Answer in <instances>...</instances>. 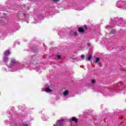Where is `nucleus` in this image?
<instances>
[{
	"label": "nucleus",
	"instance_id": "obj_1",
	"mask_svg": "<svg viewBox=\"0 0 126 126\" xmlns=\"http://www.w3.org/2000/svg\"><path fill=\"white\" fill-rule=\"evenodd\" d=\"M8 22L7 20L5 18L2 17H0V25H1V26H5Z\"/></svg>",
	"mask_w": 126,
	"mask_h": 126
},
{
	"label": "nucleus",
	"instance_id": "obj_2",
	"mask_svg": "<svg viewBox=\"0 0 126 126\" xmlns=\"http://www.w3.org/2000/svg\"><path fill=\"white\" fill-rule=\"evenodd\" d=\"M78 31L79 32V33H84V29L82 27H79L78 29Z\"/></svg>",
	"mask_w": 126,
	"mask_h": 126
},
{
	"label": "nucleus",
	"instance_id": "obj_3",
	"mask_svg": "<svg viewBox=\"0 0 126 126\" xmlns=\"http://www.w3.org/2000/svg\"><path fill=\"white\" fill-rule=\"evenodd\" d=\"M71 121L72 122H74V123H75L76 124H77V123H78V120H77V119H76V118L75 117H72L71 118Z\"/></svg>",
	"mask_w": 126,
	"mask_h": 126
},
{
	"label": "nucleus",
	"instance_id": "obj_4",
	"mask_svg": "<svg viewBox=\"0 0 126 126\" xmlns=\"http://www.w3.org/2000/svg\"><path fill=\"white\" fill-rule=\"evenodd\" d=\"M68 90H66L64 92H63V95H64V96H67V95H68Z\"/></svg>",
	"mask_w": 126,
	"mask_h": 126
},
{
	"label": "nucleus",
	"instance_id": "obj_5",
	"mask_svg": "<svg viewBox=\"0 0 126 126\" xmlns=\"http://www.w3.org/2000/svg\"><path fill=\"white\" fill-rule=\"evenodd\" d=\"M10 63H13V64H16L17 63L16 60L15 59H11Z\"/></svg>",
	"mask_w": 126,
	"mask_h": 126
},
{
	"label": "nucleus",
	"instance_id": "obj_6",
	"mask_svg": "<svg viewBox=\"0 0 126 126\" xmlns=\"http://www.w3.org/2000/svg\"><path fill=\"white\" fill-rule=\"evenodd\" d=\"M10 55V51L9 50L6 51L5 53V56L8 57V56H9Z\"/></svg>",
	"mask_w": 126,
	"mask_h": 126
},
{
	"label": "nucleus",
	"instance_id": "obj_7",
	"mask_svg": "<svg viewBox=\"0 0 126 126\" xmlns=\"http://www.w3.org/2000/svg\"><path fill=\"white\" fill-rule=\"evenodd\" d=\"M45 92H52L53 90L50 89L49 88H46L45 89Z\"/></svg>",
	"mask_w": 126,
	"mask_h": 126
},
{
	"label": "nucleus",
	"instance_id": "obj_8",
	"mask_svg": "<svg viewBox=\"0 0 126 126\" xmlns=\"http://www.w3.org/2000/svg\"><path fill=\"white\" fill-rule=\"evenodd\" d=\"M64 121L63 120H61L58 122V126H62V123H63Z\"/></svg>",
	"mask_w": 126,
	"mask_h": 126
},
{
	"label": "nucleus",
	"instance_id": "obj_9",
	"mask_svg": "<svg viewBox=\"0 0 126 126\" xmlns=\"http://www.w3.org/2000/svg\"><path fill=\"white\" fill-rule=\"evenodd\" d=\"M116 33V31L115 30H112L110 31V32L109 33V35H111V34H115Z\"/></svg>",
	"mask_w": 126,
	"mask_h": 126
},
{
	"label": "nucleus",
	"instance_id": "obj_10",
	"mask_svg": "<svg viewBox=\"0 0 126 126\" xmlns=\"http://www.w3.org/2000/svg\"><path fill=\"white\" fill-rule=\"evenodd\" d=\"M100 61V58H96V59H95V63H98V62H99Z\"/></svg>",
	"mask_w": 126,
	"mask_h": 126
},
{
	"label": "nucleus",
	"instance_id": "obj_11",
	"mask_svg": "<svg viewBox=\"0 0 126 126\" xmlns=\"http://www.w3.org/2000/svg\"><path fill=\"white\" fill-rule=\"evenodd\" d=\"M92 59V56L90 55L88 57V61H91Z\"/></svg>",
	"mask_w": 126,
	"mask_h": 126
},
{
	"label": "nucleus",
	"instance_id": "obj_12",
	"mask_svg": "<svg viewBox=\"0 0 126 126\" xmlns=\"http://www.w3.org/2000/svg\"><path fill=\"white\" fill-rule=\"evenodd\" d=\"M32 61H37V59H36V56H33L32 57Z\"/></svg>",
	"mask_w": 126,
	"mask_h": 126
},
{
	"label": "nucleus",
	"instance_id": "obj_13",
	"mask_svg": "<svg viewBox=\"0 0 126 126\" xmlns=\"http://www.w3.org/2000/svg\"><path fill=\"white\" fill-rule=\"evenodd\" d=\"M92 83L93 84H95V83H96V80H92Z\"/></svg>",
	"mask_w": 126,
	"mask_h": 126
},
{
	"label": "nucleus",
	"instance_id": "obj_14",
	"mask_svg": "<svg viewBox=\"0 0 126 126\" xmlns=\"http://www.w3.org/2000/svg\"><path fill=\"white\" fill-rule=\"evenodd\" d=\"M57 57L59 60H61L62 59V56H61L60 55H57Z\"/></svg>",
	"mask_w": 126,
	"mask_h": 126
},
{
	"label": "nucleus",
	"instance_id": "obj_15",
	"mask_svg": "<svg viewBox=\"0 0 126 126\" xmlns=\"http://www.w3.org/2000/svg\"><path fill=\"white\" fill-rule=\"evenodd\" d=\"M81 58V59H84V58H85V56H84V55H82Z\"/></svg>",
	"mask_w": 126,
	"mask_h": 126
},
{
	"label": "nucleus",
	"instance_id": "obj_16",
	"mask_svg": "<svg viewBox=\"0 0 126 126\" xmlns=\"http://www.w3.org/2000/svg\"><path fill=\"white\" fill-rule=\"evenodd\" d=\"M74 36H77V32H74Z\"/></svg>",
	"mask_w": 126,
	"mask_h": 126
},
{
	"label": "nucleus",
	"instance_id": "obj_17",
	"mask_svg": "<svg viewBox=\"0 0 126 126\" xmlns=\"http://www.w3.org/2000/svg\"><path fill=\"white\" fill-rule=\"evenodd\" d=\"M85 29L86 30H88V28L87 26H85Z\"/></svg>",
	"mask_w": 126,
	"mask_h": 126
},
{
	"label": "nucleus",
	"instance_id": "obj_18",
	"mask_svg": "<svg viewBox=\"0 0 126 126\" xmlns=\"http://www.w3.org/2000/svg\"><path fill=\"white\" fill-rule=\"evenodd\" d=\"M87 46H88V47H90L91 44L90 43H87Z\"/></svg>",
	"mask_w": 126,
	"mask_h": 126
},
{
	"label": "nucleus",
	"instance_id": "obj_19",
	"mask_svg": "<svg viewBox=\"0 0 126 126\" xmlns=\"http://www.w3.org/2000/svg\"><path fill=\"white\" fill-rule=\"evenodd\" d=\"M53 1H55V2H57V1H59V0H52Z\"/></svg>",
	"mask_w": 126,
	"mask_h": 126
},
{
	"label": "nucleus",
	"instance_id": "obj_20",
	"mask_svg": "<svg viewBox=\"0 0 126 126\" xmlns=\"http://www.w3.org/2000/svg\"><path fill=\"white\" fill-rule=\"evenodd\" d=\"M50 86V87H54V85L51 84Z\"/></svg>",
	"mask_w": 126,
	"mask_h": 126
},
{
	"label": "nucleus",
	"instance_id": "obj_21",
	"mask_svg": "<svg viewBox=\"0 0 126 126\" xmlns=\"http://www.w3.org/2000/svg\"><path fill=\"white\" fill-rule=\"evenodd\" d=\"M24 126H28V125H27V124H24Z\"/></svg>",
	"mask_w": 126,
	"mask_h": 126
},
{
	"label": "nucleus",
	"instance_id": "obj_22",
	"mask_svg": "<svg viewBox=\"0 0 126 126\" xmlns=\"http://www.w3.org/2000/svg\"><path fill=\"white\" fill-rule=\"evenodd\" d=\"M24 15H25V14H24Z\"/></svg>",
	"mask_w": 126,
	"mask_h": 126
}]
</instances>
